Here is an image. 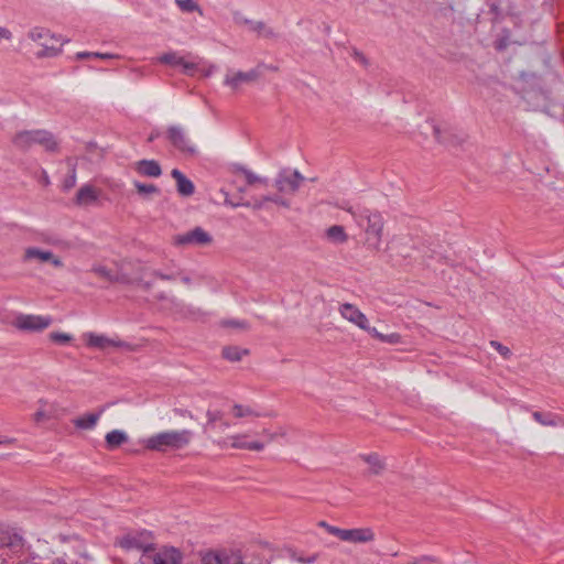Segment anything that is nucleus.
I'll list each match as a JSON object with an SVG mask.
<instances>
[{"label":"nucleus","instance_id":"nucleus-30","mask_svg":"<svg viewBox=\"0 0 564 564\" xmlns=\"http://www.w3.org/2000/svg\"><path fill=\"white\" fill-rule=\"evenodd\" d=\"M119 544L121 547H123L126 550L137 549V550L144 551L145 549H148L147 546L143 545V543H141L139 538L130 535V534L122 538L120 540Z\"/></svg>","mask_w":564,"mask_h":564},{"label":"nucleus","instance_id":"nucleus-41","mask_svg":"<svg viewBox=\"0 0 564 564\" xmlns=\"http://www.w3.org/2000/svg\"><path fill=\"white\" fill-rule=\"evenodd\" d=\"M221 325L225 327H237V328H242V329L248 328L247 322L238 321V319H226V321L221 322Z\"/></svg>","mask_w":564,"mask_h":564},{"label":"nucleus","instance_id":"nucleus-50","mask_svg":"<svg viewBox=\"0 0 564 564\" xmlns=\"http://www.w3.org/2000/svg\"><path fill=\"white\" fill-rule=\"evenodd\" d=\"M48 415L47 413L45 412L44 409H40L39 411H36L33 415V420L35 423H40L42 422L44 419H47Z\"/></svg>","mask_w":564,"mask_h":564},{"label":"nucleus","instance_id":"nucleus-3","mask_svg":"<svg viewBox=\"0 0 564 564\" xmlns=\"http://www.w3.org/2000/svg\"><path fill=\"white\" fill-rule=\"evenodd\" d=\"M12 143L21 151H28L34 144L42 145L48 152H55L58 148L53 133L46 130L20 131L12 138Z\"/></svg>","mask_w":564,"mask_h":564},{"label":"nucleus","instance_id":"nucleus-13","mask_svg":"<svg viewBox=\"0 0 564 564\" xmlns=\"http://www.w3.org/2000/svg\"><path fill=\"white\" fill-rule=\"evenodd\" d=\"M375 539V533L370 528L345 529L343 540L351 543H367Z\"/></svg>","mask_w":564,"mask_h":564},{"label":"nucleus","instance_id":"nucleus-44","mask_svg":"<svg viewBox=\"0 0 564 564\" xmlns=\"http://www.w3.org/2000/svg\"><path fill=\"white\" fill-rule=\"evenodd\" d=\"M436 560L432 556H422L420 558H415L410 561L408 564H435Z\"/></svg>","mask_w":564,"mask_h":564},{"label":"nucleus","instance_id":"nucleus-62","mask_svg":"<svg viewBox=\"0 0 564 564\" xmlns=\"http://www.w3.org/2000/svg\"><path fill=\"white\" fill-rule=\"evenodd\" d=\"M260 67H264L269 70H278V67L276 66H273V65H264V64H260L257 68L260 69Z\"/></svg>","mask_w":564,"mask_h":564},{"label":"nucleus","instance_id":"nucleus-28","mask_svg":"<svg viewBox=\"0 0 564 564\" xmlns=\"http://www.w3.org/2000/svg\"><path fill=\"white\" fill-rule=\"evenodd\" d=\"M29 37L34 42H48V40H54L56 36L47 29L34 28L29 32Z\"/></svg>","mask_w":564,"mask_h":564},{"label":"nucleus","instance_id":"nucleus-32","mask_svg":"<svg viewBox=\"0 0 564 564\" xmlns=\"http://www.w3.org/2000/svg\"><path fill=\"white\" fill-rule=\"evenodd\" d=\"M91 271L111 283H113V280H119V274L113 273L111 270L104 265H96L91 269Z\"/></svg>","mask_w":564,"mask_h":564},{"label":"nucleus","instance_id":"nucleus-49","mask_svg":"<svg viewBox=\"0 0 564 564\" xmlns=\"http://www.w3.org/2000/svg\"><path fill=\"white\" fill-rule=\"evenodd\" d=\"M344 531H345V529H340V528H337V527H334V525H330V527L327 528V532L329 534H333V535L337 536L340 540H343Z\"/></svg>","mask_w":564,"mask_h":564},{"label":"nucleus","instance_id":"nucleus-37","mask_svg":"<svg viewBox=\"0 0 564 564\" xmlns=\"http://www.w3.org/2000/svg\"><path fill=\"white\" fill-rule=\"evenodd\" d=\"M50 339L54 343L65 345L72 340V336L65 333L53 332L50 334Z\"/></svg>","mask_w":564,"mask_h":564},{"label":"nucleus","instance_id":"nucleus-54","mask_svg":"<svg viewBox=\"0 0 564 564\" xmlns=\"http://www.w3.org/2000/svg\"><path fill=\"white\" fill-rule=\"evenodd\" d=\"M260 36H263L265 39H273L276 36V34L274 33V31L271 28L265 25V29H262Z\"/></svg>","mask_w":564,"mask_h":564},{"label":"nucleus","instance_id":"nucleus-60","mask_svg":"<svg viewBox=\"0 0 564 564\" xmlns=\"http://www.w3.org/2000/svg\"><path fill=\"white\" fill-rule=\"evenodd\" d=\"M76 57L78 59H85V58L94 57V53H90V52H79V53H77Z\"/></svg>","mask_w":564,"mask_h":564},{"label":"nucleus","instance_id":"nucleus-34","mask_svg":"<svg viewBox=\"0 0 564 564\" xmlns=\"http://www.w3.org/2000/svg\"><path fill=\"white\" fill-rule=\"evenodd\" d=\"M175 3L183 12L198 11L202 14L199 6L194 0H175Z\"/></svg>","mask_w":564,"mask_h":564},{"label":"nucleus","instance_id":"nucleus-23","mask_svg":"<svg viewBox=\"0 0 564 564\" xmlns=\"http://www.w3.org/2000/svg\"><path fill=\"white\" fill-rule=\"evenodd\" d=\"M326 237L334 243H345L348 240V235L345 228L340 225H333L326 230Z\"/></svg>","mask_w":564,"mask_h":564},{"label":"nucleus","instance_id":"nucleus-52","mask_svg":"<svg viewBox=\"0 0 564 564\" xmlns=\"http://www.w3.org/2000/svg\"><path fill=\"white\" fill-rule=\"evenodd\" d=\"M234 19L237 24H243V25H248V26H250V24L252 22V20L245 18L240 13H236Z\"/></svg>","mask_w":564,"mask_h":564},{"label":"nucleus","instance_id":"nucleus-17","mask_svg":"<svg viewBox=\"0 0 564 564\" xmlns=\"http://www.w3.org/2000/svg\"><path fill=\"white\" fill-rule=\"evenodd\" d=\"M134 170L142 176L159 177L162 174L161 165L155 160H140L135 162Z\"/></svg>","mask_w":564,"mask_h":564},{"label":"nucleus","instance_id":"nucleus-61","mask_svg":"<svg viewBox=\"0 0 564 564\" xmlns=\"http://www.w3.org/2000/svg\"><path fill=\"white\" fill-rule=\"evenodd\" d=\"M94 57L107 59V58L115 57V55L109 54V53H94Z\"/></svg>","mask_w":564,"mask_h":564},{"label":"nucleus","instance_id":"nucleus-2","mask_svg":"<svg viewBox=\"0 0 564 564\" xmlns=\"http://www.w3.org/2000/svg\"><path fill=\"white\" fill-rule=\"evenodd\" d=\"M194 436L191 430H169L143 441L144 447L155 452L180 451L189 445Z\"/></svg>","mask_w":564,"mask_h":564},{"label":"nucleus","instance_id":"nucleus-45","mask_svg":"<svg viewBox=\"0 0 564 564\" xmlns=\"http://www.w3.org/2000/svg\"><path fill=\"white\" fill-rule=\"evenodd\" d=\"M152 274L161 280L171 281L177 276V273H163L159 270H154Z\"/></svg>","mask_w":564,"mask_h":564},{"label":"nucleus","instance_id":"nucleus-58","mask_svg":"<svg viewBox=\"0 0 564 564\" xmlns=\"http://www.w3.org/2000/svg\"><path fill=\"white\" fill-rule=\"evenodd\" d=\"M174 412L181 416H188L193 419V414L188 410L174 409Z\"/></svg>","mask_w":564,"mask_h":564},{"label":"nucleus","instance_id":"nucleus-11","mask_svg":"<svg viewBox=\"0 0 564 564\" xmlns=\"http://www.w3.org/2000/svg\"><path fill=\"white\" fill-rule=\"evenodd\" d=\"M260 76L261 72L259 68H253L249 72H237L232 75L227 74L224 84L236 90L242 84L256 82Z\"/></svg>","mask_w":564,"mask_h":564},{"label":"nucleus","instance_id":"nucleus-1","mask_svg":"<svg viewBox=\"0 0 564 564\" xmlns=\"http://www.w3.org/2000/svg\"><path fill=\"white\" fill-rule=\"evenodd\" d=\"M343 208L352 216L358 227L364 230L366 248L370 251H379L384 227L381 213L366 207L359 209L351 206Z\"/></svg>","mask_w":564,"mask_h":564},{"label":"nucleus","instance_id":"nucleus-43","mask_svg":"<svg viewBox=\"0 0 564 564\" xmlns=\"http://www.w3.org/2000/svg\"><path fill=\"white\" fill-rule=\"evenodd\" d=\"M351 56L356 62L360 63L365 67L369 65V59L364 55L362 52L358 51L357 48H352Z\"/></svg>","mask_w":564,"mask_h":564},{"label":"nucleus","instance_id":"nucleus-21","mask_svg":"<svg viewBox=\"0 0 564 564\" xmlns=\"http://www.w3.org/2000/svg\"><path fill=\"white\" fill-rule=\"evenodd\" d=\"M360 458L368 465H370L371 473L375 475L381 474L386 468L384 462L380 458V456L377 453L361 454Z\"/></svg>","mask_w":564,"mask_h":564},{"label":"nucleus","instance_id":"nucleus-8","mask_svg":"<svg viewBox=\"0 0 564 564\" xmlns=\"http://www.w3.org/2000/svg\"><path fill=\"white\" fill-rule=\"evenodd\" d=\"M212 241V236L202 227H195L185 234L174 237V243L176 246H206Z\"/></svg>","mask_w":564,"mask_h":564},{"label":"nucleus","instance_id":"nucleus-38","mask_svg":"<svg viewBox=\"0 0 564 564\" xmlns=\"http://www.w3.org/2000/svg\"><path fill=\"white\" fill-rule=\"evenodd\" d=\"M290 557L301 564H311L314 563L317 558V554H313L308 557L297 556V553L294 550H290Z\"/></svg>","mask_w":564,"mask_h":564},{"label":"nucleus","instance_id":"nucleus-57","mask_svg":"<svg viewBox=\"0 0 564 564\" xmlns=\"http://www.w3.org/2000/svg\"><path fill=\"white\" fill-rule=\"evenodd\" d=\"M113 283H135V281H131L126 274L119 275V280H113Z\"/></svg>","mask_w":564,"mask_h":564},{"label":"nucleus","instance_id":"nucleus-15","mask_svg":"<svg viewBox=\"0 0 564 564\" xmlns=\"http://www.w3.org/2000/svg\"><path fill=\"white\" fill-rule=\"evenodd\" d=\"M25 260L39 259L42 262H51L54 267L61 268L63 262L59 258L55 257L52 251L41 250L39 248H28L24 253Z\"/></svg>","mask_w":564,"mask_h":564},{"label":"nucleus","instance_id":"nucleus-10","mask_svg":"<svg viewBox=\"0 0 564 564\" xmlns=\"http://www.w3.org/2000/svg\"><path fill=\"white\" fill-rule=\"evenodd\" d=\"M167 139L170 142L180 151L188 153L191 155L196 154L197 150L193 145L186 135L185 130L181 126H171L167 131Z\"/></svg>","mask_w":564,"mask_h":564},{"label":"nucleus","instance_id":"nucleus-56","mask_svg":"<svg viewBox=\"0 0 564 564\" xmlns=\"http://www.w3.org/2000/svg\"><path fill=\"white\" fill-rule=\"evenodd\" d=\"M365 330L368 332L372 337L378 338L379 340L383 338V334L379 333L375 327H370L368 324Z\"/></svg>","mask_w":564,"mask_h":564},{"label":"nucleus","instance_id":"nucleus-51","mask_svg":"<svg viewBox=\"0 0 564 564\" xmlns=\"http://www.w3.org/2000/svg\"><path fill=\"white\" fill-rule=\"evenodd\" d=\"M138 286H140L143 291L148 292L152 289L153 283L150 281H143L142 279L135 280Z\"/></svg>","mask_w":564,"mask_h":564},{"label":"nucleus","instance_id":"nucleus-22","mask_svg":"<svg viewBox=\"0 0 564 564\" xmlns=\"http://www.w3.org/2000/svg\"><path fill=\"white\" fill-rule=\"evenodd\" d=\"M104 410L105 408L100 409L98 413H88L84 416L75 419V426L82 430L93 429L96 425L97 421L99 420V416L104 412Z\"/></svg>","mask_w":564,"mask_h":564},{"label":"nucleus","instance_id":"nucleus-29","mask_svg":"<svg viewBox=\"0 0 564 564\" xmlns=\"http://www.w3.org/2000/svg\"><path fill=\"white\" fill-rule=\"evenodd\" d=\"M232 413H234L235 417H238V419L247 417V416L260 417L263 415L262 413L254 411L249 405H242V404H238V403H235L232 405Z\"/></svg>","mask_w":564,"mask_h":564},{"label":"nucleus","instance_id":"nucleus-9","mask_svg":"<svg viewBox=\"0 0 564 564\" xmlns=\"http://www.w3.org/2000/svg\"><path fill=\"white\" fill-rule=\"evenodd\" d=\"M431 128L435 140L446 147H462L466 140V134L463 132H453L447 128H441L433 122L427 123Z\"/></svg>","mask_w":564,"mask_h":564},{"label":"nucleus","instance_id":"nucleus-59","mask_svg":"<svg viewBox=\"0 0 564 564\" xmlns=\"http://www.w3.org/2000/svg\"><path fill=\"white\" fill-rule=\"evenodd\" d=\"M262 434L268 437L269 443L273 442L275 440V437L278 436L276 433H270L268 430H263Z\"/></svg>","mask_w":564,"mask_h":564},{"label":"nucleus","instance_id":"nucleus-63","mask_svg":"<svg viewBox=\"0 0 564 564\" xmlns=\"http://www.w3.org/2000/svg\"><path fill=\"white\" fill-rule=\"evenodd\" d=\"M219 423V426L221 427L223 431L230 426V424L227 421H224V419Z\"/></svg>","mask_w":564,"mask_h":564},{"label":"nucleus","instance_id":"nucleus-39","mask_svg":"<svg viewBox=\"0 0 564 564\" xmlns=\"http://www.w3.org/2000/svg\"><path fill=\"white\" fill-rule=\"evenodd\" d=\"M490 346L494 347L506 359L511 356V350L497 340H491Z\"/></svg>","mask_w":564,"mask_h":564},{"label":"nucleus","instance_id":"nucleus-55","mask_svg":"<svg viewBox=\"0 0 564 564\" xmlns=\"http://www.w3.org/2000/svg\"><path fill=\"white\" fill-rule=\"evenodd\" d=\"M12 33L9 29L0 26V40H11Z\"/></svg>","mask_w":564,"mask_h":564},{"label":"nucleus","instance_id":"nucleus-36","mask_svg":"<svg viewBox=\"0 0 564 564\" xmlns=\"http://www.w3.org/2000/svg\"><path fill=\"white\" fill-rule=\"evenodd\" d=\"M398 256L402 257L404 260L408 259V258H411V249H413L412 246H409L408 241H405V239H401L399 242H398Z\"/></svg>","mask_w":564,"mask_h":564},{"label":"nucleus","instance_id":"nucleus-42","mask_svg":"<svg viewBox=\"0 0 564 564\" xmlns=\"http://www.w3.org/2000/svg\"><path fill=\"white\" fill-rule=\"evenodd\" d=\"M262 202H272L274 204H278V205H281L283 207H289V203L288 200H285L284 198H282L281 196L279 195H268V196H263L262 198Z\"/></svg>","mask_w":564,"mask_h":564},{"label":"nucleus","instance_id":"nucleus-7","mask_svg":"<svg viewBox=\"0 0 564 564\" xmlns=\"http://www.w3.org/2000/svg\"><path fill=\"white\" fill-rule=\"evenodd\" d=\"M52 322L50 316L20 314L13 325L20 330L40 332L47 328Z\"/></svg>","mask_w":564,"mask_h":564},{"label":"nucleus","instance_id":"nucleus-12","mask_svg":"<svg viewBox=\"0 0 564 564\" xmlns=\"http://www.w3.org/2000/svg\"><path fill=\"white\" fill-rule=\"evenodd\" d=\"M88 347L105 350L108 347L128 348L129 344L121 340H115L106 337L105 335H98L95 333H87L84 335Z\"/></svg>","mask_w":564,"mask_h":564},{"label":"nucleus","instance_id":"nucleus-48","mask_svg":"<svg viewBox=\"0 0 564 564\" xmlns=\"http://www.w3.org/2000/svg\"><path fill=\"white\" fill-rule=\"evenodd\" d=\"M75 183H76V173H75V169H73L72 174L64 182V188L69 189L75 185Z\"/></svg>","mask_w":564,"mask_h":564},{"label":"nucleus","instance_id":"nucleus-40","mask_svg":"<svg viewBox=\"0 0 564 564\" xmlns=\"http://www.w3.org/2000/svg\"><path fill=\"white\" fill-rule=\"evenodd\" d=\"M245 436L246 435H240V434L231 436L230 440L232 442L230 443V447L236 448V449H247L248 442L241 441V438Z\"/></svg>","mask_w":564,"mask_h":564},{"label":"nucleus","instance_id":"nucleus-4","mask_svg":"<svg viewBox=\"0 0 564 564\" xmlns=\"http://www.w3.org/2000/svg\"><path fill=\"white\" fill-rule=\"evenodd\" d=\"M24 547L23 538L10 530L0 529V564H4L8 557L19 554Z\"/></svg>","mask_w":564,"mask_h":564},{"label":"nucleus","instance_id":"nucleus-19","mask_svg":"<svg viewBox=\"0 0 564 564\" xmlns=\"http://www.w3.org/2000/svg\"><path fill=\"white\" fill-rule=\"evenodd\" d=\"M75 200L78 205H90L97 200L96 189L91 185H84L78 189Z\"/></svg>","mask_w":564,"mask_h":564},{"label":"nucleus","instance_id":"nucleus-6","mask_svg":"<svg viewBox=\"0 0 564 564\" xmlns=\"http://www.w3.org/2000/svg\"><path fill=\"white\" fill-rule=\"evenodd\" d=\"M304 180L305 177L297 170L282 169L274 180V186L280 193L294 194Z\"/></svg>","mask_w":564,"mask_h":564},{"label":"nucleus","instance_id":"nucleus-5","mask_svg":"<svg viewBox=\"0 0 564 564\" xmlns=\"http://www.w3.org/2000/svg\"><path fill=\"white\" fill-rule=\"evenodd\" d=\"M183 556L176 547H162L156 552L145 549L141 555V564H182Z\"/></svg>","mask_w":564,"mask_h":564},{"label":"nucleus","instance_id":"nucleus-14","mask_svg":"<svg viewBox=\"0 0 564 564\" xmlns=\"http://www.w3.org/2000/svg\"><path fill=\"white\" fill-rule=\"evenodd\" d=\"M340 314L347 321L356 324L361 329L367 328L368 318L356 306L350 303H345L340 306Z\"/></svg>","mask_w":564,"mask_h":564},{"label":"nucleus","instance_id":"nucleus-16","mask_svg":"<svg viewBox=\"0 0 564 564\" xmlns=\"http://www.w3.org/2000/svg\"><path fill=\"white\" fill-rule=\"evenodd\" d=\"M171 176L176 182V191L181 196L189 197L195 192L194 183L177 169L171 171Z\"/></svg>","mask_w":564,"mask_h":564},{"label":"nucleus","instance_id":"nucleus-53","mask_svg":"<svg viewBox=\"0 0 564 564\" xmlns=\"http://www.w3.org/2000/svg\"><path fill=\"white\" fill-rule=\"evenodd\" d=\"M264 448V443L261 442H248L247 449L249 451H262Z\"/></svg>","mask_w":564,"mask_h":564},{"label":"nucleus","instance_id":"nucleus-47","mask_svg":"<svg viewBox=\"0 0 564 564\" xmlns=\"http://www.w3.org/2000/svg\"><path fill=\"white\" fill-rule=\"evenodd\" d=\"M249 29L253 32H257L260 35L262 29H265V23H263L262 21H252Z\"/></svg>","mask_w":564,"mask_h":564},{"label":"nucleus","instance_id":"nucleus-64","mask_svg":"<svg viewBox=\"0 0 564 564\" xmlns=\"http://www.w3.org/2000/svg\"><path fill=\"white\" fill-rule=\"evenodd\" d=\"M50 564H67L64 560L55 558Z\"/></svg>","mask_w":564,"mask_h":564},{"label":"nucleus","instance_id":"nucleus-27","mask_svg":"<svg viewBox=\"0 0 564 564\" xmlns=\"http://www.w3.org/2000/svg\"><path fill=\"white\" fill-rule=\"evenodd\" d=\"M532 416L541 425H544V426H556L557 425L558 415L554 414L552 412L543 413L540 411H535L532 413Z\"/></svg>","mask_w":564,"mask_h":564},{"label":"nucleus","instance_id":"nucleus-24","mask_svg":"<svg viewBox=\"0 0 564 564\" xmlns=\"http://www.w3.org/2000/svg\"><path fill=\"white\" fill-rule=\"evenodd\" d=\"M159 61L161 63L167 64V65H183L187 73L195 69L194 64L184 62V59L182 57L177 56L175 53L163 54L159 58Z\"/></svg>","mask_w":564,"mask_h":564},{"label":"nucleus","instance_id":"nucleus-33","mask_svg":"<svg viewBox=\"0 0 564 564\" xmlns=\"http://www.w3.org/2000/svg\"><path fill=\"white\" fill-rule=\"evenodd\" d=\"M237 170L245 175L247 183L249 185H253L256 183L267 184V182H268L267 178L256 175L252 171L248 170L245 166H239Z\"/></svg>","mask_w":564,"mask_h":564},{"label":"nucleus","instance_id":"nucleus-18","mask_svg":"<svg viewBox=\"0 0 564 564\" xmlns=\"http://www.w3.org/2000/svg\"><path fill=\"white\" fill-rule=\"evenodd\" d=\"M236 556L225 551L208 552L202 557V564H235Z\"/></svg>","mask_w":564,"mask_h":564},{"label":"nucleus","instance_id":"nucleus-26","mask_svg":"<svg viewBox=\"0 0 564 564\" xmlns=\"http://www.w3.org/2000/svg\"><path fill=\"white\" fill-rule=\"evenodd\" d=\"M249 354V350L246 348H240L238 346H226L223 348V357L229 361H239L242 356Z\"/></svg>","mask_w":564,"mask_h":564},{"label":"nucleus","instance_id":"nucleus-20","mask_svg":"<svg viewBox=\"0 0 564 564\" xmlns=\"http://www.w3.org/2000/svg\"><path fill=\"white\" fill-rule=\"evenodd\" d=\"M105 441L108 449H115L128 441V435L121 430H112L106 434Z\"/></svg>","mask_w":564,"mask_h":564},{"label":"nucleus","instance_id":"nucleus-46","mask_svg":"<svg viewBox=\"0 0 564 564\" xmlns=\"http://www.w3.org/2000/svg\"><path fill=\"white\" fill-rule=\"evenodd\" d=\"M381 341L389 343V344H397L400 341V335L397 333L383 335V338H381Z\"/></svg>","mask_w":564,"mask_h":564},{"label":"nucleus","instance_id":"nucleus-31","mask_svg":"<svg viewBox=\"0 0 564 564\" xmlns=\"http://www.w3.org/2000/svg\"><path fill=\"white\" fill-rule=\"evenodd\" d=\"M207 422L204 425V432L208 429H214L217 422H220L224 419V413L219 410H207L206 412Z\"/></svg>","mask_w":564,"mask_h":564},{"label":"nucleus","instance_id":"nucleus-25","mask_svg":"<svg viewBox=\"0 0 564 564\" xmlns=\"http://www.w3.org/2000/svg\"><path fill=\"white\" fill-rule=\"evenodd\" d=\"M133 185L138 194L144 199H151L152 195H159L161 193L160 188L154 184H145L139 181H134Z\"/></svg>","mask_w":564,"mask_h":564},{"label":"nucleus","instance_id":"nucleus-35","mask_svg":"<svg viewBox=\"0 0 564 564\" xmlns=\"http://www.w3.org/2000/svg\"><path fill=\"white\" fill-rule=\"evenodd\" d=\"M43 48L37 52V57H53L59 54L61 50L50 45L48 42H42Z\"/></svg>","mask_w":564,"mask_h":564}]
</instances>
